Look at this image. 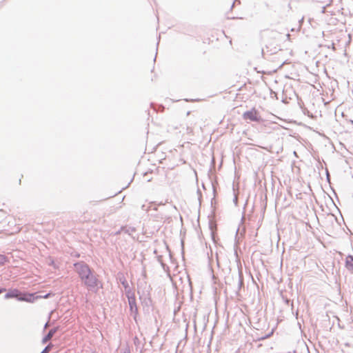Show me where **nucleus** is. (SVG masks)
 <instances>
[{
  "mask_svg": "<svg viewBox=\"0 0 353 353\" xmlns=\"http://www.w3.org/2000/svg\"><path fill=\"white\" fill-rule=\"evenodd\" d=\"M50 296V294H46L44 296H37L36 294L33 293H21V296L19 298V301H26L28 303H34L36 300L39 299H48Z\"/></svg>",
  "mask_w": 353,
  "mask_h": 353,
  "instance_id": "7ed1b4c3",
  "label": "nucleus"
},
{
  "mask_svg": "<svg viewBox=\"0 0 353 353\" xmlns=\"http://www.w3.org/2000/svg\"><path fill=\"white\" fill-rule=\"evenodd\" d=\"M74 267L84 285L88 288L97 287L99 281L87 264L83 262L77 263Z\"/></svg>",
  "mask_w": 353,
  "mask_h": 353,
  "instance_id": "f257e3e1",
  "label": "nucleus"
},
{
  "mask_svg": "<svg viewBox=\"0 0 353 353\" xmlns=\"http://www.w3.org/2000/svg\"><path fill=\"white\" fill-rule=\"evenodd\" d=\"M50 349H51V345H49L42 351L41 353H49V352L50 351Z\"/></svg>",
  "mask_w": 353,
  "mask_h": 353,
  "instance_id": "0eeeda50",
  "label": "nucleus"
},
{
  "mask_svg": "<svg viewBox=\"0 0 353 353\" xmlns=\"http://www.w3.org/2000/svg\"><path fill=\"white\" fill-rule=\"evenodd\" d=\"M243 119L246 121L259 122L261 121V117L259 111L256 108H252L250 110L246 111L243 114Z\"/></svg>",
  "mask_w": 353,
  "mask_h": 353,
  "instance_id": "f03ea898",
  "label": "nucleus"
},
{
  "mask_svg": "<svg viewBox=\"0 0 353 353\" xmlns=\"http://www.w3.org/2000/svg\"><path fill=\"white\" fill-rule=\"evenodd\" d=\"M21 293L17 290H14L6 294V298H17L19 301V298L21 296Z\"/></svg>",
  "mask_w": 353,
  "mask_h": 353,
  "instance_id": "39448f33",
  "label": "nucleus"
},
{
  "mask_svg": "<svg viewBox=\"0 0 353 353\" xmlns=\"http://www.w3.org/2000/svg\"><path fill=\"white\" fill-rule=\"evenodd\" d=\"M345 268L350 271H353V255H348L346 257Z\"/></svg>",
  "mask_w": 353,
  "mask_h": 353,
  "instance_id": "20e7f679",
  "label": "nucleus"
},
{
  "mask_svg": "<svg viewBox=\"0 0 353 353\" xmlns=\"http://www.w3.org/2000/svg\"><path fill=\"white\" fill-rule=\"evenodd\" d=\"M57 330V328L50 330L48 334L43 338V343H46L47 341L50 340L53 335L56 333Z\"/></svg>",
  "mask_w": 353,
  "mask_h": 353,
  "instance_id": "423d86ee",
  "label": "nucleus"
},
{
  "mask_svg": "<svg viewBox=\"0 0 353 353\" xmlns=\"http://www.w3.org/2000/svg\"><path fill=\"white\" fill-rule=\"evenodd\" d=\"M124 353H130V351L125 352Z\"/></svg>",
  "mask_w": 353,
  "mask_h": 353,
  "instance_id": "6e6552de",
  "label": "nucleus"
}]
</instances>
